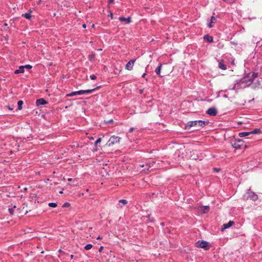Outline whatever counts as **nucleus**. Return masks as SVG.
<instances>
[{"label":"nucleus","mask_w":262,"mask_h":262,"mask_svg":"<svg viewBox=\"0 0 262 262\" xmlns=\"http://www.w3.org/2000/svg\"><path fill=\"white\" fill-rule=\"evenodd\" d=\"M198 126L201 127H203L209 123L208 121H202V120H198Z\"/></svg>","instance_id":"2eb2a0df"},{"label":"nucleus","mask_w":262,"mask_h":262,"mask_svg":"<svg viewBox=\"0 0 262 262\" xmlns=\"http://www.w3.org/2000/svg\"><path fill=\"white\" fill-rule=\"evenodd\" d=\"M68 181H69V182L71 181H72V179L71 178H69V179H68Z\"/></svg>","instance_id":"37998d69"},{"label":"nucleus","mask_w":262,"mask_h":262,"mask_svg":"<svg viewBox=\"0 0 262 262\" xmlns=\"http://www.w3.org/2000/svg\"><path fill=\"white\" fill-rule=\"evenodd\" d=\"M198 121H189L186 125L187 128H190L193 126H196L198 125Z\"/></svg>","instance_id":"6e6552de"},{"label":"nucleus","mask_w":262,"mask_h":262,"mask_svg":"<svg viewBox=\"0 0 262 262\" xmlns=\"http://www.w3.org/2000/svg\"><path fill=\"white\" fill-rule=\"evenodd\" d=\"M24 103V102L22 100H19L17 102L18 105V110H21L22 109V105Z\"/></svg>","instance_id":"4be33fe9"},{"label":"nucleus","mask_w":262,"mask_h":262,"mask_svg":"<svg viewBox=\"0 0 262 262\" xmlns=\"http://www.w3.org/2000/svg\"><path fill=\"white\" fill-rule=\"evenodd\" d=\"M109 1V3H114V0H108Z\"/></svg>","instance_id":"4c0bfd02"},{"label":"nucleus","mask_w":262,"mask_h":262,"mask_svg":"<svg viewBox=\"0 0 262 262\" xmlns=\"http://www.w3.org/2000/svg\"><path fill=\"white\" fill-rule=\"evenodd\" d=\"M209 207L208 206H203L200 208L199 210L202 212V213H206L209 211Z\"/></svg>","instance_id":"9b49d317"},{"label":"nucleus","mask_w":262,"mask_h":262,"mask_svg":"<svg viewBox=\"0 0 262 262\" xmlns=\"http://www.w3.org/2000/svg\"><path fill=\"white\" fill-rule=\"evenodd\" d=\"M70 205V204L69 203L66 202L63 204V207H69Z\"/></svg>","instance_id":"c756f323"},{"label":"nucleus","mask_w":262,"mask_h":262,"mask_svg":"<svg viewBox=\"0 0 262 262\" xmlns=\"http://www.w3.org/2000/svg\"><path fill=\"white\" fill-rule=\"evenodd\" d=\"M161 225H164V223H161Z\"/></svg>","instance_id":"864d4df0"},{"label":"nucleus","mask_w":262,"mask_h":262,"mask_svg":"<svg viewBox=\"0 0 262 262\" xmlns=\"http://www.w3.org/2000/svg\"><path fill=\"white\" fill-rule=\"evenodd\" d=\"M102 237L101 236H99L97 238V239H102Z\"/></svg>","instance_id":"e433bc0d"},{"label":"nucleus","mask_w":262,"mask_h":262,"mask_svg":"<svg viewBox=\"0 0 262 262\" xmlns=\"http://www.w3.org/2000/svg\"><path fill=\"white\" fill-rule=\"evenodd\" d=\"M145 165H144V164H141L140 165V166L141 167H144L145 166Z\"/></svg>","instance_id":"ea45409f"},{"label":"nucleus","mask_w":262,"mask_h":262,"mask_svg":"<svg viewBox=\"0 0 262 262\" xmlns=\"http://www.w3.org/2000/svg\"><path fill=\"white\" fill-rule=\"evenodd\" d=\"M249 197L253 201H256L258 199V195L253 192H251L249 193Z\"/></svg>","instance_id":"ddd939ff"},{"label":"nucleus","mask_w":262,"mask_h":262,"mask_svg":"<svg viewBox=\"0 0 262 262\" xmlns=\"http://www.w3.org/2000/svg\"><path fill=\"white\" fill-rule=\"evenodd\" d=\"M119 19L121 21H126L127 24H129L131 21V18L130 17H128V18L120 17Z\"/></svg>","instance_id":"4468645a"},{"label":"nucleus","mask_w":262,"mask_h":262,"mask_svg":"<svg viewBox=\"0 0 262 262\" xmlns=\"http://www.w3.org/2000/svg\"><path fill=\"white\" fill-rule=\"evenodd\" d=\"M90 139H91V140H94V138H93V137H90Z\"/></svg>","instance_id":"c03bdc74"},{"label":"nucleus","mask_w":262,"mask_h":262,"mask_svg":"<svg viewBox=\"0 0 262 262\" xmlns=\"http://www.w3.org/2000/svg\"><path fill=\"white\" fill-rule=\"evenodd\" d=\"M113 122V119H111L108 121H105V123H112Z\"/></svg>","instance_id":"72a5a7b5"},{"label":"nucleus","mask_w":262,"mask_h":262,"mask_svg":"<svg viewBox=\"0 0 262 262\" xmlns=\"http://www.w3.org/2000/svg\"><path fill=\"white\" fill-rule=\"evenodd\" d=\"M73 256H74V255H71V258H73Z\"/></svg>","instance_id":"de8ad7c7"},{"label":"nucleus","mask_w":262,"mask_h":262,"mask_svg":"<svg viewBox=\"0 0 262 262\" xmlns=\"http://www.w3.org/2000/svg\"><path fill=\"white\" fill-rule=\"evenodd\" d=\"M136 61V59H132L129 60L127 63L126 64L125 69L127 70L130 71L133 70V66L135 62Z\"/></svg>","instance_id":"39448f33"},{"label":"nucleus","mask_w":262,"mask_h":262,"mask_svg":"<svg viewBox=\"0 0 262 262\" xmlns=\"http://www.w3.org/2000/svg\"><path fill=\"white\" fill-rule=\"evenodd\" d=\"M24 68H26L27 69H31L32 68V66L30 64H27L24 66Z\"/></svg>","instance_id":"cd10ccee"},{"label":"nucleus","mask_w":262,"mask_h":262,"mask_svg":"<svg viewBox=\"0 0 262 262\" xmlns=\"http://www.w3.org/2000/svg\"><path fill=\"white\" fill-rule=\"evenodd\" d=\"M233 224H234V222L232 221H230L227 224H224L222 227V230L223 231L225 229L230 227L232 226Z\"/></svg>","instance_id":"1a4fd4ad"},{"label":"nucleus","mask_w":262,"mask_h":262,"mask_svg":"<svg viewBox=\"0 0 262 262\" xmlns=\"http://www.w3.org/2000/svg\"><path fill=\"white\" fill-rule=\"evenodd\" d=\"M49 206L51 207H57V204L55 203H50Z\"/></svg>","instance_id":"b1692460"},{"label":"nucleus","mask_w":262,"mask_h":262,"mask_svg":"<svg viewBox=\"0 0 262 262\" xmlns=\"http://www.w3.org/2000/svg\"><path fill=\"white\" fill-rule=\"evenodd\" d=\"M101 138H99L95 142V145L96 146L97 145V144L101 142Z\"/></svg>","instance_id":"a878e982"},{"label":"nucleus","mask_w":262,"mask_h":262,"mask_svg":"<svg viewBox=\"0 0 262 262\" xmlns=\"http://www.w3.org/2000/svg\"><path fill=\"white\" fill-rule=\"evenodd\" d=\"M48 103V102L43 98L38 99L36 101V104L37 106L40 105H45Z\"/></svg>","instance_id":"9d476101"},{"label":"nucleus","mask_w":262,"mask_h":262,"mask_svg":"<svg viewBox=\"0 0 262 262\" xmlns=\"http://www.w3.org/2000/svg\"><path fill=\"white\" fill-rule=\"evenodd\" d=\"M154 163H155V162L154 161H153L152 162H149V163H146L145 166H147V167L145 169H144L143 170V171H150L149 169L151 167V165H152L153 164H154Z\"/></svg>","instance_id":"dca6fc26"},{"label":"nucleus","mask_w":262,"mask_h":262,"mask_svg":"<svg viewBox=\"0 0 262 262\" xmlns=\"http://www.w3.org/2000/svg\"><path fill=\"white\" fill-rule=\"evenodd\" d=\"M31 12H32V11L30 10L29 13H26L25 14H22V16L24 17L25 18H26L28 19H30L32 17L31 15L30 14Z\"/></svg>","instance_id":"412c9836"},{"label":"nucleus","mask_w":262,"mask_h":262,"mask_svg":"<svg viewBox=\"0 0 262 262\" xmlns=\"http://www.w3.org/2000/svg\"><path fill=\"white\" fill-rule=\"evenodd\" d=\"M195 246L196 247H200L206 250H208L210 248V244L204 241H198L195 243Z\"/></svg>","instance_id":"f03ea898"},{"label":"nucleus","mask_w":262,"mask_h":262,"mask_svg":"<svg viewBox=\"0 0 262 262\" xmlns=\"http://www.w3.org/2000/svg\"><path fill=\"white\" fill-rule=\"evenodd\" d=\"M8 108H9V109L10 110H13V108H11V107H9Z\"/></svg>","instance_id":"a18cd8bd"},{"label":"nucleus","mask_w":262,"mask_h":262,"mask_svg":"<svg viewBox=\"0 0 262 262\" xmlns=\"http://www.w3.org/2000/svg\"><path fill=\"white\" fill-rule=\"evenodd\" d=\"M224 1H227V0H223Z\"/></svg>","instance_id":"5fc2aeb1"},{"label":"nucleus","mask_w":262,"mask_h":262,"mask_svg":"<svg viewBox=\"0 0 262 262\" xmlns=\"http://www.w3.org/2000/svg\"><path fill=\"white\" fill-rule=\"evenodd\" d=\"M95 55L94 54H91L89 56V58L91 60L95 58Z\"/></svg>","instance_id":"7c9ffc66"},{"label":"nucleus","mask_w":262,"mask_h":262,"mask_svg":"<svg viewBox=\"0 0 262 262\" xmlns=\"http://www.w3.org/2000/svg\"><path fill=\"white\" fill-rule=\"evenodd\" d=\"M204 39L208 41V42H213V37L209 35L208 34H206L204 36Z\"/></svg>","instance_id":"f8f14e48"},{"label":"nucleus","mask_w":262,"mask_h":262,"mask_svg":"<svg viewBox=\"0 0 262 262\" xmlns=\"http://www.w3.org/2000/svg\"><path fill=\"white\" fill-rule=\"evenodd\" d=\"M219 62V68L223 70H226L227 69V67L225 64V61L224 59H220L218 60Z\"/></svg>","instance_id":"0eeeda50"},{"label":"nucleus","mask_w":262,"mask_h":262,"mask_svg":"<svg viewBox=\"0 0 262 262\" xmlns=\"http://www.w3.org/2000/svg\"><path fill=\"white\" fill-rule=\"evenodd\" d=\"M98 88L99 87L98 86L96 88H94V89H89V90H80V91H78L73 92L69 94H68L67 96L72 97V96H75L76 95H82L83 94H89V93H91V92H92L95 90L98 89Z\"/></svg>","instance_id":"f257e3e1"},{"label":"nucleus","mask_w":262,"mask_h":262,"mask_svg":"<svg viewBox=\"0 0 262 262\" xmlns=\"http://www.w3.org/2000/svg\"><path fill=\"white\" fill-rule=\"evenodd\" d=\"M145 75H146V73H144V74L142 75V77L144 78V77H145Z\"/></svg>","instance_id":"a19ab883"},{"label":"nucleus","mask_w":262,"mask_h":262,"mask_svg":"<svg viewBox=\"0 0 262 262\" xmlns=\"http://www.w3.org/2000/svg\"><path fill=\"white\" fill-rule=\"evenodd\" d=\"M250 135H252V132H244L239 133V134H238V136L240 137H245L248 136H249Z\"/></svg>","instance_id":"f3484780"},{"label":"nucleus","mask_w":262,"mask_h":262,"mask_svg":"<svg viewBox=\"0 0 262 262\" xmlns=\"http://www.w3.org/2000/svg\"><path fill=\"white\" fill-rule=\"evenodd\" d=\"M63 193L62 191H60V193Z\"/></svg>","instance_id":"603ef678"},{"label":"nucleus","mask_w":262,"mask_h":262,"mask_svg":"<svg viewBox=\"0 0 262 262\" xmlns=\"http://www.w3.org/2000/svg\"><path fill=\"white\" fill-rule=\"evenodd\" d=\"M98 51H102V49H98Z\"/></svg>","instance_id":"8fccbe9b"},{"label":"nucleus","mask_w":262,"mask_h":262,"mask_svg":"<svg viewBox=\"0 0 262 262\" xmlns=\"http://www.w3.org/2000/svg\"><path fill=\"white\" fill-rule=\"evenodd\" d=\"M207 114L211 116H215L217 114V110L215 107H210L206 112Z\"/></svg>","instance_id":"423d86ee"},{"label":"nucleus","mask_w":262,"mask_h":262,"mask_svg":"<svg viewBox=\"0 0 262 262\" xmlns=\"http://www.w3.org/2000/svg\"><path fill=\"white\" fill-rule=\"evenodd\" d=\"M162 64L160 63L159 66L156 69L155 72L158 75H160Z\"/></svg>","instance_id":"aec40b11"},{"label":"nucleus","mask_w":262,"mask_h":262,"mask_svg":"<svg viewBox=\"0 0 262 262\" xmlns=\"http://www.w3.org/2000/svg\"><path fill=\"white\" fill-rule=\"evenodd\" d=\"M244 145V141L242 140L238 139L232 143V146L235 149H241Z\"/></svg>","instance_id":"20e7f679"},{"label":"nucleus","mask_w":262,"mask_h":262,"mask_svg":"<svg viewBox=\"0 0 262 262\" xmlns=\"http://www.w3.org/2000/svg\"><path fill=\"white\" fill-rule=\"evenodd\" d=\"M120 139L119 137L112 136L108 140L106 145L109 147L112 146L116 143H119Z\"/></svg>","instance_id":"7ed1b4c3"},{"label":"nucleus","mask_w":262,"mask_h":262,"mask_svg":"<svg viewBox=\"0 0 262 262\" xmlns=\"http://www.w3.org/2000/svg\"><path fill=\"white\" fill-rule=\"evenodd\" d=\"M12 208H13V209H14V208H16V206L15 205H14Z\"/></svg>","instance_id":"49530a36"},{"label":"nucleus","mask_w":262,"mask_h":262,"mask_svg":"<svg viewBox=\"0 0 262 262\" xmlns=\"http://www.w3.org/2000/svg\"><path fill=\"white\" fill-rule=\"evenodd\" d=\"M119 202L120 203H123L124 205L126 204L127 203V201L126 200H120L119 201Z\"/></svg>","instance_id":"bb28decb"},{"label":"nucleus","mask_w":262,"mask_h":262,"mask_svg":"<svg viewBox=\"0 0 262 262\" xmlns=\"http://www.w3.org/2000/svg\"><path fill=\"white\" fill-rule=\"evenodd\" d=\"M103 249V247L102 246H101L99 249V252H101L102 251V250Z\"/></svg>","instance_id":"f704fd0d"},{"label":"nucleus","mask_w":262,"mask_h":262,"mask_svg":"<svg viewBox=\"0 0 262 262\" xmlns=\"http://www.w3.org/2000/svg\"><path fill=\"white\" fill-rule=\"evenodd\" d=\"M92 27L93 28H94V27H95V25H94V24H93V25H92Z\"/></svg>","instance_id":"09e8293b"},{"label":"nucleus","mask_w":262,"mask_h":262,"mask_svg":"<svg viewBox=\"0 0 262 262\" xmlns=\"http://www.w3.org/2000/svg\"><path fill=\"white\" fill-rule=\"evenodd\" d=\"M24 66H20L19 67V69L17 70H16L14 72V73L16 74H18L19 73H23L24 72Z\"/></svg>","instance_id":"a211bd4d"},{"label":"nucleus","mask_w":262,"mask_h":262,"mask_svg":"<svg viewBox=\"0 0 262 262\" xmlns=\"http://www.w3.org/2000/svg\"><path fill=\"white\" fill-rule=\"evenodd\" d=\"M251 132H252V134H257V133H260V130L259 129H255Z\"/></svg>","instance_id":"393cba45"},{"label":"nucleus","mask_w":262,"mask_h":262,"mask_svg":"<svg viewBox=\"0 0 262 262\" xmlns=\"http://www.w3.org/2000/svg\"><path fill=\"white\" fill-rule=\"evenodd\" d=\"M90 78L92 80H95L96 78V76L95 75H91Z\"/></svg>","instance_id":"2f4dec72"},{"label":"nucleus","mask_w":262,"mask_h":262,"mask_svg":"<svg viewBox=\"0 0 262 262\" xmlns=\"http://www.w3.org/2000/svg\"><path fill=\"white\" fill-rule=\"evenodd\" d=\"M8 210H9V213H10L11 215H12V214H13V213H14V209H13V208H9V209H8Z\"/></svg>","instance_id":"c85d7f7f"},{"label":"nucleus","mask_w":262,"mask_h":262,"mask_svg":"<svg viewBox=\"0 0 262 262\" xmlns=\"http://www.w3.org/2000/svg\"><path fill=\"white\" fill-rule=\"evenodd\" d=\"M113 13H111L110 16L112 18H113Z\"/></svg>","instance_id":"79ce46f5"},{"label":"nucleus","mask_w":262,"mask_h":262,"mask_svg":"<svg viewBox=\"0 0 262 262\" xmlns=\"http://www.w3.org/2000/svg\"><path fill=\"white\" fill-rule=\"evenodd\" d=\"M213 171H215V172H219L220 171V168H213Z\"/></svg>","instance_id":"473e14b6"},{"label":"nucleus","mask_w":262,"mask_h":262,"mask_svg":"<svg viewBox=\"0 0 262 262\" xmlns=\"http://www.w3.org/2000/svg\"><path fill=\"white\" fill-rule=\"evenodd\" d=\"M92 247H93V245L91 244H89L86 245L84 247V249L86 250H89L91 249Z\"/></svg>","instance_id":"5701e85b"},{"label":"nucleus","mask_w":262,"mask_h":262,"mask_svg":"<svg viewBox=\"0 0 262 262\" xmlns=\"http://www.w3.org/2000/svg\"><path fill=\"white\" fill-rule=\"evenodd\" d=\"M216 18L214 16H212L211 17V20L209 24L208 25V27L209 28H212L214 24L215 23Z\"/></svg>","instance_id":"6ab92c4d"},{"label":"nucleus","mask_w":262,"mask_h":262,"mask_svg":"<svg viewBox=\"0 0 262 262\" xmlns=\"http://www.w3.org/2000/svg\"><path fill=\"white\" fill-rule=\"evenodd\" d=\"M86 25H85V24H83V25H82V27H83V28H86Z\"/></svg>","instance_id":"58836bf2"},{"label":"nucleus","mask_w":262,"mask_h":262,"mask_svg":"<svg viewBox=\"0 0 262 262\" xmlns=\"http://www.w3.org/2000/svg\"><path fill=\"white\" fill-rule=\"evenodd\" d=\"M232 64H234V61H233L231 63Z\"/></svg>","instance_id":"3c124183"},{"label":"nucleus","mask_w":262,"mask_h":262,"mask_svg":"<svg viewBox=\"0 0 262 262\" xmlns=\"http://www.w3.org/2000/svg\"><path fill=\"white\" fill-rule=\"evenodd\" d=\"M133 130H134V128L133 127L130 128V129L129 130V132H133Z\"/></svg>","instance_id":"c9c22d12"}]
</instances>
